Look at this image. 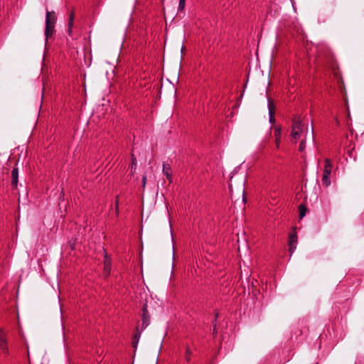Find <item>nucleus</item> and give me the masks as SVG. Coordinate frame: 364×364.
Masks as SVG:
<instances>
[{
    "label": "nucleus",
    "instance_id": "nucleus-3",
    "mask_svg": "<svg viewBox=\"0 0 364 364\" xmlns=\"http://www.w3.org/2000/svg\"><path fill=\"white\" fill-rule=\"evenodd\" d=\"M331 162L329 159H326L325 160L324 170L321 179L323 186L326 187L328 186L331 184L330 175L331 173Z\"/></svg>",
    "mask_w": 364,
    "mask_h": 364
},
{
    "label": "nucleus",
    "instance_id": "nucleus-2",
    "mask_svg": "<svg viewBox=\"0 0 364 364\" xmlns=\"http://www.w3.org/2000/svg\"><path fill=\"white\" fill-rule=\"evenodd\" d=\"M56 15L54 11H47L46 18V30L45 36L46 41L52 36L55 31V25L56 23Z\"/></svg>",
    "mask_w": 364,
    "mask_h": 364
},
{
    "label": "nucleus",
    "instance_id": "nucleus-4",
    "mask_svg": "<svg viewBox=\"0 0 364 364\" xmlns=\"http://www.w3.org/2000/svg\"><path fill=\"white\" fill-rule=\"evenodd\" d=\"M297 245V235L295 231L290 233L289 237V247L290 255H292L296 249Z\"/></svg>",
    "mask_w": 364,
    "mask_h": 364
},
{
    "label": "nucleus",
    "instance_id": "nucleus-12",
    "mask_svg": "<svg viewBox=\"0 0 364 364\" xmlns=\"http://www.w3.org/2000/svg\"><path fill=\"white\" fill-rule=\"evenodd\" d=\"M1 348L3 349V350H8V348H7V342H6V338H1Z\"/></svg>",
    "mask_w": 364,
    "mask_h": 364
},
{
    "label": "nucleus",
    "instance_id": "nucleus-17",
    "mask_svg": "<svg viewBox=\"0 0 364 364\" xmlns=\"http://www.w3.org/2000/svg\"><path fill=\"white\" fill-rule=\"evenodd\" d=\"M73 21H74V14L72 13L70 16V19H69V29L71 28V27L73 26Z\"/></svg>",
    "mask_w": 364,
    "mask_h": 364
},
{
    "label": "nucleus",
    "instance_id": "nucleus-20",
    "mask_svg": "<svg viewBox=\"0 0 364 364\" xmlns=\"http://www.w3.org/2000/svg\"><path fill=\"white\" fill-rule=\"evenodd\" d=\"M242 200L245 201V197H244V190L242 191Z\"/></svg>",
    "mask_w": 364,
    "mask_h": 364
},
{
    "label": "nucleus",
    "instance_id": "nucleus-10",
    "mask_svg": "<svg viewBox=\"0 0 364 364\" xmlns=\"http://www.w3.org/2000/svg\"><path fill=\"white\" fill-rule=\"evenodd\" d=\"M149 324V316L146 314V310H144L142 316V328H146Z\"/></svg>",
    "mask_w": 364,
    "mask_h": 364
},
{
    "label": "nucleus",
    "instance_id": "nucleus-6",
    "mask_svg": "<svg viewBox=\"0 0 364 364\" xmlns=\"http://www.w3.org/2000/svg\"><path fill=\"white\" fill-rule=\"evenodd\" d=\"M268 111H269V122L274 124L275 122L274 118V105L271 99H268Z\"/></svg>",
    "mask_w": 364,
    "mask_h": 364
},
{
    "label": "nucleus",
    "instance_id": "nucleus-9",
    "mask_svg": "<svg viewBox=\"0 0 364 364\" xmlns=\"http://www.w3.org/2000/svg\"><path fill=\"white\" fill-rule=\"evenodd\" d=\"M18 170L17 168H14L11 171V183L14 187L17 186L18 183Z\"/></svg>",
    "mask_w": 364,
    "mask_h": 364
},
{
    "label": "nucleus",
    "instance_id": "nucleus-7",
    "mask_svg": "<svg viewBox=\"0 0 364 364\" xmlns=\"http://www.w3.org/2000/svg\"><path fill=\"white\" fill-rule=\"evenodd\" d=\"M162 171L169 183H172V171L170 165L168 164L164 163Z\"/></svg>",
    "mask_w": 364,
    "mask_h": 364
},
{
    "label": "nucleus",
    "instance_id": "nucleus-16",
    "mask_svg": "<svg viewBox=\"0 0 364 364\" xmlns=\"http://www.w3.org/2000/svg\"><path fill=\"white\" fill-rule=\"evenodd\" d=\"M301 143L299 144V150L301 151H304V149H305V140H304V138L303 139H301Z\"/></svg>",
    "mask_w": 364,
    "mask_h": 364
},
{
    "label": "nucleus",
    "instance_id": "nucleus-14",
    "mask_svg": "<svg viewBox=\"0 0 364 364\" xmlns=\"http://www.w3.org/2000/svg\"><path fill=\"white\" fill-rule=\"evenodd\" d=\"M132 171H135L136 168V159L132 156V166H131Z\"/></svg>",
    "mask_w": 364,
    "mask_h": 364
},
{
    "label": "nucleus",
    "instance_id": "nucleus-13",
    "mask_svg": "<svg viewBox=\"0 0 364 364\" xmlns=\"http://www.w3.org/2000/svg\"><path fill=\"white\" fill-rule=\"evenodd\" d=\"M140 336H141V333H137L135 336H134V341H133V346L134 347H136L138 342H139V339L140 338Z\"/></svg>",
    "mask_w": 364,
    "mask_h": 364
},
{
    "label": "nucleus",
    "instance_id": "nucleus-15",
    "mask_svg": "<svg viewBox=\"0 0 364 364\" xmlns=\"http://www.w3.org/2000/svg\"><path fill=\"white\" fill-rule=\"evenodd\" d=\"M186 4V0H179L178 9L180 11L183 10Z\"/></svg>",
    "mask_w": 364,
    "mask_h": 364
},
{
    "label": "nucleus",
    "instance_id": "nucleus-18",
    "mask_svg": "<svg viewBox=\"0 0 364 364\" xmlns=\"http://www.w3.org/2000/svg\"><path fill=\"white\" fill-rule=\"evenodd\" d=\"M191 352L190 349L187 348L186 351V359L187 361L190 360V359H191Z\"/></svg>",
    "mask_w": 364,
    "mask_h": 364
},
{
    "label": "nucleus",
    "instance_id": "nucleus-11",
    "mask_svg": "<svg viewBox=\"0 0 364 364\" xmlns=\"http://www.w3.org/2000/svg\"><path fill=\"white\" fill-rule=\"evenodd\" d=\"M299 210L300 218H303L306 215V207L304 205H300L299 207Z\"/></svg>",
    "mask_w": 364,
    "mask_h": 364
},
{
    "label": "nucleus",
    "instance_id": "nucleus-19",
    "mask_svg": "<svg viewBox=\"0 0 364 364\" xmlns=\"http://www.w3.org/2000/svg\"><path fill=\"white\" fill-rule=\"evenodd\" d=\"M146 184V176H144L143 178H142V186H143V188H145Z\"/></svg>",
    "mask_w": 364,
    "mask_h": 364
},
{
    "label": "nucleus",
    "instance_id": "nucleus-5",
    "mask_svg": "<svg viewBox=\"0 0 364 364\" xmlns=\"http://www.w3.org/2000/svg\"><path fill=\"white\" fill-rule=\"evenodd\" d=\"M111 272V259L107 255H105L104 259V272L105 277H108Z\"/></svg>",
    "mask_w": 364,
    "mask_h": 364
},
{
    "label": "nucleus",
    "instance_id": "nucleus-8",
    "mask_svg": "<svg viewBox=\"0 0 364 364\" xmlns=\"http://www.w3.org/2000/svg\"><path fill=\"white\" fill-rule=\"evenodd\" d=\"M274 135L275 136V144L276 147H279L280 140H281V128L276 127L274 131Z\"/></svg>",
    "mask_w": 364,
    "mask_h": 364
},
{
    "label": "nucleus",
    "instance_id": "nucleus-1",
    "mask_svg": "<svg viewBox=\"0 0 364 364\" xmlns=\"http://www.w3.org/2000/svg\"><path fill=\"white\" fill-rule=\"evenodd\" d=\"M307 132V127L302 122L301 118L299 117L294 118L291 136L292 140L294 141V143L301 139L305 138Z\"/></svg>",
    "mask_w": 364,
    "mask_h": 364
}]
</instances>
